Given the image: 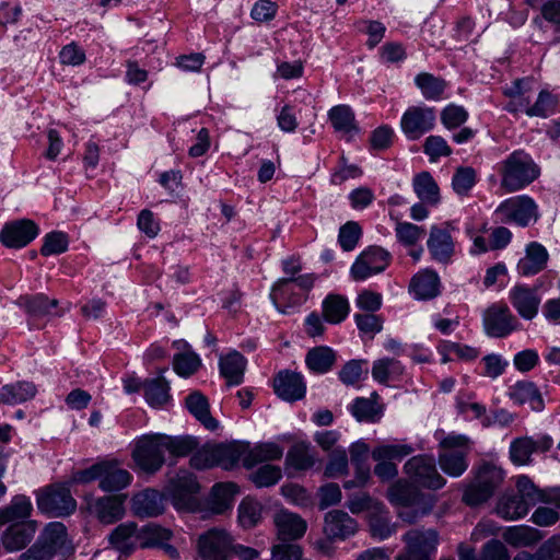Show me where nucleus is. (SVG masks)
I'll list each match as a JSON object with an SVG mask.
<instances>
[{
  "instance_id": "1",
  "label": "nucleus",
  "mask_w": 560,
  "mask_h": 560,
  "mask_svg": "<svg viewBox=\"0 0 560 560\" xmlns=\"http://www.w3.org/2000/svg\"><path fill=\"white\" fill-rule=\"evenodd\" d=\"M499 174L501 188L515 192L534 183L540 176V167L529 153L515 150L501 162Z\"/></svg>"
},
{
  "instance_id": "2",
  "label": "nucleus",
  "mask_w": 560,
  "mask_h": 560,
  "mask_svg": "<svg viewBox=\"0 0 560 560\" xmlns=\"http://www.w3.org/2000/svg\"><path fill=\"white\" fill-rule=\"evenodd\" d=\"M174 452V438L160 433L143 434L135 441L132 459L139 470L154 474L164 465L166 454Z\"/></svg>"
},
{
  "instance_id": "3",
  "label": "nucleus",
  "mask_w": 560,
  "mask_h": 560,
  "mask_svg": "<svg viewBox=\"0 0 560 560\" xmlns=\"http://www.w3.org/2000/svg\"><path fill=\"white\" fill-rule=\"evenodd\" d=\"M516 493L503 494L495 511L499 516L506 521H514L524 517L530 506L539 503L541 499L538 488L527 476H520L516 480Z\"/></svg>"
},
{
  "instance_id": "4",
  "label": "nucleus",
  "mask_w": 560,
  "mask_h": 560,
  "mask_svg": "<svg viewBox=\"0 0 560 560\" xmlns=\"http://www.w3.org/2000/svg\"><path fill=\"white\" fill-rule=\"evenodd\" d=\"M241 549L246 559H255L258 551L253 548L235 547L230 534L224 529L211 528L198 538L200 560H231Z\"/></svg>"
},
{
  "instance_id": "5",
  "label": "nucleus",
  "mask_w": 560,
  "mask_h": 560,
  "mask_svg": "<svg viewBox=\"0 0 560 560\" xmlns=\"http://www.w3.org/2000/svg\"><path fill=\"white\" fill-rule=\"evenodd\" d=\"M245 454L246 443H220L201 447L195 455H191L189 463L196 469H206L213 466L231 469L240 459L244 462Z\"/></svg>"
},
{
  "instance_id": "6",
  "label": "nucleus",
  "mask_w": 560,
  "mask_h": 560,
  "mask_svg": "<svg viewBox=\"0 0 560 560\" xmlns=\"http://www.w3.org/2000/svg\"><path fill=\"white\" fill-rule=\"evenodd\" d=\"M504 479L503 470L492 463L481 464L471 481L465 489L463 501L469 506L488 501Z\"/></svg>"
},
{
  "instance_id": "7",
  "label": "nucleus",
  "mask_w": 560,
  "mask_h": 560,
  "mask_svg": "<svg viewBox=\"0 0 560 560\" xmlns=\"http://www.w3.org/2000/svg\"><path fill=\"white\" fill-rule=\"evenodd\" d=\"M439 465L451 477L462 476L468 468L469 440L464 435H448L440 443Z\"/></svg>"
},
{
  "instance_id": "8",
  "label": "nucleus",
  "mask_w": 560,
  "mask_h": 560,
  "mask_svg": "<svg viewBox=\"0 0 560 560\" xmlns=\"http://www.w3.org/2000/svg\"><path fill=\"white\" fill-rule=\"evenodd\" d=\"M37 508L49 516H66L74 512L77 502L72 498L69 483L54 485L36 492Z\"/></svg>"
},
{
  "instance_id": "9",
  "label": "nucleus",
  "mask_w": 560,
  "mask_h": 560,
  "mask_svg": "<svg viewBox=\"0 0 560 560\" xmlns=\"http://www.w3.org/2000/svg\"><path fill=\"white\" fill-rule=\"evenodd\" d=\"M404 471L415 485L427 489L438 490L446 483L445 478L439 474L432 456L417 455L409 458Z\"/></svg>"
},
{
  "instance_id": "10",
  "label": "nucleus",
  "mask_w": 560,
  "mask_h": 560,
  "mask_svg": "<svg viewBox=\"0 0 560 560\" xmlns=\"http://www.w3.org/2000/svg\"><path fill=\"white\" fill-rule=\"evenodd\" d=\"M503 222H515L520 226H527L530 221L539 218L536 202L528 196H516L504 200L495 210Z\"/></svg>"
},
{
  "instance_id": "11",
  "label": "nucleus",
  "mask_w": 560,
  "mask_h": 560,
  "mask_svg": "<svg viewBox=\"0 0 560 560\" xmlns=\"http://www.w3.org/2000/svg\"><path fill=\"white\" fill-rule=\"evenodd\" d=\"M389 264V254L381 247L371 246L363 250L351 267V277L355 281L380 273Z\"/></svg>"
},
{
  "instance_id": "12",
  "label": "nucleus",
  "mask_w": 560,
  "mask_h": 560,
  "mask_svg": "<svg viewBox=\"0 0 560 560\" xmlns=\"http://www.w3.org/2000/svg\"><path fill=\"white\" fill-rule=\"evenodd\" d=\"M483 326L490 337L503 338L517 329L518 322L508 305L493 304L485 312Z\"/></svg>"
},
{
  "instance_id": "13",
  "label": "nucleus",
  "mask_w": 560,
  "mask_h": 560,
  "mask_svg": "<svg viewBox=\"0 0 560 560\" xmlns=\"http://www.w3.org/2000/svg\"><path fill=\"white\" fill-rule=\"evenodd\" d=\"M435 124V112L430 107L411 106L401 117V129L410 140H417Z\"/></svg>"
},
{
  "instance_id": "14",
  "label": "nucleus",
  "mask_w": 560,
  "mask_h": 560,
  "mask_svg": "<svg viewBox=\"0 0 560 560\" xmlns=\"http://www.w3.org/2000/svg\"><path fill=\"white\" fill-rule=\"evenodd\" d=\"M39 234L38 225L32 220L22 219L7 223L0 232V242L9 248H22Z\"/></svg>"
},
{
  "instance_id": "15",
  "label": "nucleus",
  "mask_w": 560,
  "mask_h": 560,
  "mask_svg": "<svg viewBox=\"0 0 560 560\" xmlns=\"http://www.w3.org/2000/svg\"><path fill=\"white\" fill-rule=\"evenodd\" d=\"M200 489V485L192 474L183 471L177 475V511H200L202 508Z\"/></svg>"
},
{
  "instance_id": "16",
  "label": "nucleus",
  "mask_w": 560,
  "mask_h": 560,
  "mask_svg": "<svg viewBox=\"0 0 560 560\" xmlns=\"http://www.w3.org/2000/svg\"><path fill=\"white\" fill-rule=\"evenodd\" d=\"M277 538L280 541H294L304 536L307 523L299 514L279 510L273 514Z\"/></svg>"
},
{
  "instance_id": "17",
  "label": "nucleus",
  "mask_w": 560,
  "mask_h": 560,
  "mask_svg": "<svg viewBox=\"0 0 560 560\" xmlns=\"http://www.w3.org/2000/svg\"><path fill=\"white\" fill-rule=\"evenodd\" d=\"M133 476L116 460H102L98 488L104 492H119L128 488Z\"/></svg>"
},
{
  "instance_id": "18",
  "label": "nucleus",
  "mask_w": 560,
  "mask_h": 560,
  "mask_svg": "<svg viewBox=\"0 0 560 560\" xmlns=\"http://www.w3.org/2000/svg\"><path fill=\"white\" fill-rule=\"evenodd\" d=\"M323 532L327 537L346 540L358 532V522L342 510H331L324 516Z\"/></svg>"
},
{
  "instance_id": "19",
  "label": "nucleus",
  "mask_w": 560,
  "mask_h": 560,
  "mask_svg": "<svg viewBox=\"0 0 560 560\" xmlns=\"http://www.w3.org/2000/svg\"><path fill=\"white\" fill-rule=\"evenodd\" d=\"M126 499V494L101 497L90 501L88 509L91 513L95 514L102 523L112 524L124 516Z\"/></svg>"
},
{
  "instance_id": "20",
  "label": "nucleus",
  "mask_w": 560,
  "mask_h": 560,
  "mask_svg": "<svg viewBox=\"0 0 560 560\" xmlns=\"http://www.w3.org/2000/svg\"><path fill=\"white\" fill-rule=\"evenodd\" d=\"M164 495L154 489H144L136 492L131 498V510L140 517H154L164 512Z\"/></svg>"
},
{
  "instance_id": "21",
  "label": "nucleus",
  "mask_w": 560,
  "mask_h": 560,
  "mask_svg": "<svg viewBox=\"0 0 560 560\" xmlns=\"http://www.w3.org/2000/svg\"><path fill=\"white\" fill-rule=\"evenodd\" d=\"M276 394L283 400L295 401L305 396L306 386L301 374L282 371L273 381Z\"/></svg>"
},
{
  "instance_id": "22",
  "label": "nucleus",
  "mask_w": 560,
  "mask_h": 560,
  "mask_svg": "<svg viewBox=\"0 0 560 560\" xmlns=\"http://www.w3.org/2000/svg\"><path fill=\"white\" fill-rule=\"evenodd\" d=\"M36 530V522L13 523L2 533L1 542L7 551H19L33 539Z\"/></svg>"
},
{
  "instance_id": "23",
  "label": "nucleus",
  "mask_w": 560,
  "mask_h": 560,
  "mask_svg": "<svg viewBox=\"0 0 560 560\" xmlns=\"http://www.w3.org/2000/svg\"><path fill=\"white\" fill-rule=\"evenodd\" d=\"M110 545L119 551L130 552L136 548H143L141 528L132 522L118 525L109 536Z\"/></svg>"
},
{
  "instance_id": "24",
  "label": "nucleus",
  "mask_w": 560,
  "mask_h": 560,
  "mask_svg": "<svg viewBox=\"0 0 560 560\" xmlns=\"http://www.w3.org/2000/svg\"><path fill=\"white\" fill-rule=\"evenodd\" d=\"M186 409L195 417L207 430L214 431L219 428V422L211 416L208 398L199 390H194L184 400Z\"/></svg>"
},
{
  "instance_id": "25",
  "label": "nucleus",
  "mask_w": 560,
  "mask_h": 560,
  "mask_svg": "<svg viewBox=\"0 0 560 560\" xmlns=\"http://www.w3.org/2000/svg\"><path fill=\"white\" fill-rule=\"evenodd\" d=\"M428 248L433 259L447 264L454 254L451 234L446 230L433 226L428 240Z\"/></svg>"
},
{
  "instance_id": "26",
  "label": "nucleus",
  "mask_w": 560,
  "mask_h": 560,
  "mask_svg": "<svg viewBox=\"0 0 560 560\" xmlns=\"http://www.w3.org/2000/svg\"><path fill=\"white\" fill-rule=\"evenodd\" d=\"M512 305L516 308L518 314L525 319H532L538 312L540 299L534 290L516 285L510 293Z\"/></svg>"
},
{
  "instance_id": "27",
  "label": "nucleus",
  "mask_w": 560,
  "mask_h": 560,
  "mask_svg": "<svg viewBox=\"0 0 560 560\" xmlns=\"http://www.w3.org/2000/svg\"><path fill=\"white\" fill-rule=\"evenodd\" d=\"M439 533L433 528H412L402 536L405 545L431 557L439 545Z\"/></svg>"
},
{
  "instance_id": "28",
  "label": "nucleus",
  "mask_w": 560,
  "mask_h": 560,
  "mask_svg": "<svg viewBox=\"0 0 560 560\" xmlns=\"http://www.w3.org/2000/svg\"><path fill=\"white\" fill-rule=\"evenodd\" d=\"M387 498L395 505L408 508L417 505L422 498V493L413 482L410 483L405 479H399L388 488Z\"/></svg>"
},
{
  "instance_id": "29",
  "label": "nucleus",
  "mask_w": 560,
  "mask_h": 560,
  "mask_svg": "<svg viewBox=\"0 0 560 560\" xmlns=\"http://www.w3.org/2000/svg\"><path fill=\"white\" fill-rule=\"evenodd\" d=\"M282 455L283 448L275 442L259 443L253 447L246 443L244 467L252 468L265 462L278 460Z\"/></svg>"
},
{
  "instance_id": "30",
  "label": "nucleus",
  "mask_w": 560,
  "mask_h": 560,
  "mask_svg": "<svg viewBox=\"0 0 560 560\" xmlns=\"http://www.w3.org/2000/svg\"><path fill=\"white\" fill-rule=\"evenodd\" d=\"M410 290L420 300L433 299L440 293V278L435 271L424 269L412 277Z\"/></svg>"
},
{
  "instance_id": "31",
  "label": "nucleus",
  "mask_w": 560,
  "mask_h": 560,
  "mask_svg": "<svg viewBox=\"0 0 560 560\" xmlns=\"http://www.w3.org/2000/svg\"><path fill=\"white\" fill-rule=\"evenodd\" d=\"M548 261L546 248L536 243H530L526 248V255L517 264V270L522 276H533L545 269Z\"/></svg>"
},
{
  "instance_id": "32",
  "label": "nucleus",
  "mask_w": 560,
  "mask_h": 560,
  "mask_svg": "<svg viewBox=\"0 0 560 560\" xmlns=\"http://www.w3.org/2000/svg\"><path fill=\"white\" fill-rule=\"evenodd\" d=\"M502 538L514 548H526L537 545L544 538V534L534 527L520 525L508 527Z\"/></svg>"
},
{
  "instance_id": "33",
  "label": "nucleus",
  "mask_w": 560,
  "mask_h": 560,
  "mask_svg": "<svg viewBox=\"0 0 560 560\" xmlns=\"http://www.w3.org/2000/svg\"><path fill=\"white\" fill-rule=\"evenodd\" d=\"M220 373L229 386L240 385L243 382L246 369V359L237 351H232L220 358Z\"/></svg>"
},
{
  "instance_id": "34",
  "label": "nucleus",
  "mask_w": 560,
  "mask_h": 560,
  "mask_svg": "<svg viewBox=\"0 0 560 560\" xmlns=\"http://www.w3.org/2000/svg\"><path fill=\"white\" fill-rule=\"evenodd\" d=\"M145 401L154 408H160L172 398L171 383L163 376H156L144 381L143 390Z\"/></svg>"
},
{
  "instance_id": "35",
  "label": "nucleus",
  "mask_w": 560,
  "mask_h": 560,
  "mask_svg": "<svg viewBox=\"0 0 560 560\" xmlns=\"http://www.w3.org/2000/svg\"><path fill=\"white\" fill-rule=\"evenodd\" d=\"M32 510L33 505L30 498L16 495L7 508L0 510V525L31 522L28 517L31 516Z\"/></svg>"
},
{
  "instance_id": "36",
  "label": "nucleus",
  "mask_w": 560,
  "mask_h": 560,
  "mask_svg": "<svg viewBox=\"0 0 560 560\" xmlns=\"http://www.w3.org/2000/svg\"><path fill=\"white\" fill-rule=\"evenodd\" d=\"M36 395V386L30 382L7 384L0 388V404L19 405L32 399Z\"/></svg>"
},
{
  "instance_id": "37",
  "label": "nucleus",
  "mask_w": 560,
  "mask_h": 560,
  "mask_svg": "<svg viewBox=\"0 0 560 560\" xmlns=\"http://www.w3.org/2000/svg\"><path fill=\"white\" fill-rule=\"evenodd\" d=\"M511 399L518 404H528L529 407L535 411L544 409V400L534 383L530 382H518L514 385L510 392Z\"/></svg>"
},
{
  "instance_id": "38",
  "label": "nucleus",
  "mask_w": 560,
  "mask_h": 560,
  "mask_svg": "<svg viewBox=\"0 0 560 560\" xmlns=\"http://www.w3.org/2000/svg\"><path fill=\"white\" fill-rule=\"evenodd\" d=\"M236 492L237 486L233 482L215 483L211 490L210 512L219 515L231 509Z\"/></svg>"
},
{
  "instance_id": "39",
  "label": "nucleus",
  "mask_w": 560,
  "mask_h": 560,
  "mask_svg": "<svg viewBox=\"0 0 560 560\" xmlns=\"http://www.w3.org/2000/svg\"><path fill=\"white\" fill-rule=\"evenodd\" d=\"M172 536V530L158 524H148L141 527V537L145 541L143 548L160 547L165 549L171 557H174L175 550L168 545Z\"/></svg>"
},
{
  "instance_id": "40",
  "label": "nucleus",
  "mask_w": 560,
  "mask_h": 560,
  "mask_svg": "<svg viewBox=\"0 0 560 560\" xmlns=\"http://www.w3.org/2000/svg\"><path fill=\"white\" fill-rule=\"evenodd\" d=\"M37 542L40 544L43 548L48 549L50 551V556L54 557V555L60 551L67 542V530L65 525L60 522L49 523L45 527Z\"/></svg>"
},
{
  "instance_id": "41",
  "label": "nucleus",
  "mask_w": 560,
  "mask_h": 560,
  "mask_svg": "<svg viewBox=\"0 0 560 560\" xmlns=\"http://www.w3.org/2000/svg\"><path fill=\"white\" fill-rule=\"evenodd\" d=\"M528 82L522 79L514 81L513 85L504 90V95L510 97V102L506 105L509 112H520L527 109L530 106V88L527 86Z\"/></svg>"
},
{
  "instance_id": "42",
  "label": "nucleus",
  "mask_w": 560,
  "mask_h": 560,
  "mask_svg": "<svg viewBox=\"0 0 560 560\" xmlns=\"http://www.w3.org/2000/svg\"><path fill=\"white\" fill-rule=\"evenodd\" d=\"M413 188L421 201L431 206L440 201V189L429 172H422L413 179Z\"/></svg>"
},
{
  "instance_id": "43",
  "label": "nucleus",
  "mask_w": 560,
  "mask_h": 560,
  "mask_svg": "<svg viewBox=\"0 0 560 560\" xmlns=\"http://www.w3.org/2000/svg\"><path fill=\"white\" fill-rule=\"evenodd\" d=\"M201 366V360L184 340H177V375L188 377Z\"/></svg>"
},
{
  "instance_id": "44",
  "label": "nucleus",
  "mask_w": 560,
  "mask_h": 560,
  "mask_svg": "<svg viewBox=\"0 0 560 560\" xmlns=\"http://www.w3.org/2000/svg\"><path fill=\"white\" fill-rule=\"evenodd\" d=\"M335 352L328 347H315L311 349L305 358L306 365L315 373H326L335 364Z\"/></svg>"
},
{
  "instance_id": "45",
  "label": "nucleus",
  "mask_w": 560,
  "mask_h": 560,
  "mask_svg": "<svg viewBox=\"0 0 560 560\" xmlns=\"http://www.w3.org/2000/svg\"><path fill=\"white\" fill-rule=\"evenodd\" d=\"M369 526L372 537L378 539H386L397 530V525L390 522L384 505L382 510L369 515Z\"/></svg>"
},
{
  "instance_id": "46",
  "label": "nucleus",
  "mask_w": 560,
  "mask_h": 560,
  "mask_svg": "<svg viewBox=\"0 0 560 560\" xmlns=\"http://www.w3.org/2000/svg\"><path fill=\"white\" fill-rule=\"evenodd\" d=\"M404 373V366L395 359L384 358L373 363L372 376L381 384L396 380Z\"/></svg>"
},
{
  "instance_id": "47",
  "label": "nucleus",
  "mask_w": 560,
  "mask_h": 560,
  "mask_svg": "<svg viewBox=\"0 0 560 560\" xmlns=\"http://www.w3.org/2000/svg\"><path fill=\"white\" fill-rule=\"evenodd\" d=\"M315 458L306 443L294 444L285 456V464L295 470H307L313 467Z\"/></svg>"
},
{
  "instance_id": "48",
  "label": "nucleus",
  "mask_w": 560,
  "mask_h": 560,
  "mask_svg": "<svg viewBox=\"0 0 560 560\" xmlns=\"http://www.w3.org/2000/svg\"><path fill=\"white\" fill-rule=\"evenodd\" d=\"M349 313V303L341 295H328L323 302V314L327 322L338 324L342 322Z\"/></svg>"
},
{
  "instance_id": "49",
  "label": "nucleus",
  "mask_w": 560,
  "mask_h": 560,
  "mask_svg": "<svg viewBox=\"0 0 560 560\" xmlns=\"http://www.w3.org/2000/svg\"><path fill=\"white\" fill-rule=\"evenodd\" d=\"M416 84L421 90L427 100H440L446 88V82L442 78L434 77L431 73L422 72L416 77Z\"/></svg>"
},
{
  "instance_id": "50",
  "label": "nucleus",
  "mask_w": 560,
  "mask_h": 560,
  "mask_svg": "<svg viewBox=\"0 0 560 560\" xmlns=\"http://www.w3.org/2000/svg\"><path fill=\"white\" fill-rule=\"evenodd\" d=\"M315 277L313 275H302L295 278L280 279L272 288L271 299L275 304L282 300L284 293L289 290L291 283H295L302 290L308 291L313 288Z\"/></svg>"
},
{
  "instance_id": "51",
  "label": "nucleus",
  "mask_w": 560,
  "mask_h": 560,
  "mask_svg": "<svg viewBox=\"0 0 560 560\" xmlns=\"http://www.w3.org/2000/svg\"><path fill=\"white\" fill-rule=\"evenodd\" d=\"M328 118L337 131L348 133L357 129L354 125V114L347 105L332 107L328 113Z\"/></svg>"
},
{
  "instance_id": "52",
  "label": "nucleus",
  "mask_w": 560,
  "mask_h": 560,
  "mask_svg": "<svg viewBox=\"0 0 560 560\" xmlns=\"http://www.w3.org/2000/svg\"><path fill=\"white\" fill-rule=\"evenodd\" d=\"M413 448L408 444H382L372 451L374 460H400L410 455Z\"/></svg>"
},
{
  "instance_id": "53",
  "label": "nucleus",
  "mask_w": 560,
  "mask_h": 560,
  "mask_svg": "<svg viewBox=\"0 0 560 560\" xmlns=\"http://www.w3.org/2000/svg\"><path fill=\"white\" fill-rule=\"evenodd\" d=\"M282 477V471L276 465H262L249 475V480L257 488H267L276 485Z\"/></svg>"
},
{
  "instance_id": "54",
  "label": "nucleus",
  "mask_w": 560,
  "mask_h": 560,
  "mask_svg": "<svg viewBox=\"0 0 560 560\" xmlns=\"http://www.w3.org/2000/svg\"><path fill=\"white\" fill-rule=\"evenodd\" d=\"M69 246V237L66 233L54 231L47 233L43 238L40 254L43 256H52L65 253Z\"/></svg>"
},
{
  "instance_id": "55",
  "label": "nucleus",
  "mask_w": 560,
  "mask_h": 560,
  "mask_svg": "<svg viewBox=\"0 0 560 560\" xmlns=\"http://www.w3.org/2000/svg\"><path fill=\"white\" fill-rule=\"evenodd\" d=\"M352 415L359 421L374 422L380 418L381 408L372 398H358L351 407Z\"/></svg>"
},
{
  "instance_id": "56",
  "label": "nucleus",
  "mask_w": 560,
  "mask_h": 560,
  "mask_svg": "<svg viewBox=\"0 0 560 560\" xmlns=\"http://www.w3.org/2000/svg\"><path fill=\"white\" fill-rule=\"evenodd\" d=\"M262 506L253 499H245L238 506V520L243 527H254L261 518Z\"/></svg>"
},
{
  "instance_id": "57",
  "label": "nucleus",
  "mask_w": 560,
  "mask_h": 560,
  "mask_svg": "<svg viewBox=\"0 0 560 560\" xmlns=\"http://www.w3.org/2000/svg\"><path fill=\"white\" fill-rule=\"evenodd\" d=\"M362 230L358 222L348 221L339 230L338 242L341 248L346 252L354 249L360 237Z\"/></svg>"
},
{
  "instance_id": "58",
  "label": "nucleus",
  "mask_w": 560,
  "mask_h": 560,
  "mask_svg": "<svg viewBox=\"0 0 560 560\" xmlns=\"http://www.w3.org/2000/svg\"><path fill=\"white\" fill-rule=\"evenodd\" d=\"M534 453V440L532 438H520L511 444V459L518 465L527 464Z\"/></svg>"
},
{
  "instance_id": "59",
  "label": "nucleus",
  "mask_w": 560,
  "mask_h": 560,
  "mask_svg": "<svg viewBox=\"0 0 560 560\" xmlns=\"http://www.w3.org/2000/svg\"><path fill=\"white\" fill-rule=\"evenodd\" d=\"M348 472V456L345 450L336 448L329 456L325 468V476L329 478L340 477Z\"/></svg>"
},
{
  "instance_id": "60",
  "label": "nucleus",
  "mask_w": 560,
  "mask_h": 560,
  "mask_svg": "<svg viewBox=\"0 0 560 560\" xmlns=\"http://www.w3.org/2000/svg\"><path fill=\"white\" fill-rule=\"evenodd\" d=\"M347 506L353 514H359L364 511L371 514L374 511L382 510L383 503L374 500L368 493H359L349 499Z\"/></svg>"
},
{
  "instance_id": "61",
  "label": "nucleus",
  "mask_w": 560,
  "mask_h": 560,
  "mask_svg": "<svg viewBox=\"0 0 560 560\" xmlns=\"http://www.w3.org/2000/svg\"><path fill=\"white\" fill-rule=\"evenodd\" d=\"M423 151L430 156L431 161H436L441 156H448L452 154V149L446 140L441 136H430L425 139Z\"/></svg>"
},
{
  "instance_id": "62",
  "label": "nucleus",
  "mask_w": 560,
  "mask_h": 560,
  "mask_svg": "<svg viewBox=\"0 0 560 560\" xmlns=\"http://www.w3.org/2000/svg\"><path fill=\"white\" fill-rule=\"evenodd\" d=\"M424 234V229L412 223L402 222L396 226L397 238L406 246L415 245Z\"/></svg>"
},
{
  "instance_id": "63",
  "label": "nucleus",
  "mask_w": 560,
  "mask_h": 560,
  "mask_svg": "<svg viewBox=\"0 0 560 560\" xmlns=\"http://www.w3.org/2000/svg\"><path fill=\"white\" fill-rule=\"evenodd\" d=\"M478 560H510V553L504 542L491 539L482 546Z\"/></svg>"
},
{
  "instance_id": "64",
  "label": "nucleus",
  "mask_w": 560,
  "mask_h": 560,
  "mask_svg": "<svg viewBox=\"0 0 560 560\" xmlns=\"http://www.w3.org/2000/svg\"><path fill=\"white\" fill-rule=\"evenodd\" d=\"M271 555L273 560H300L303 549L298 544L281 541L272 546Z\"/></svg>"
}]
</instances>
